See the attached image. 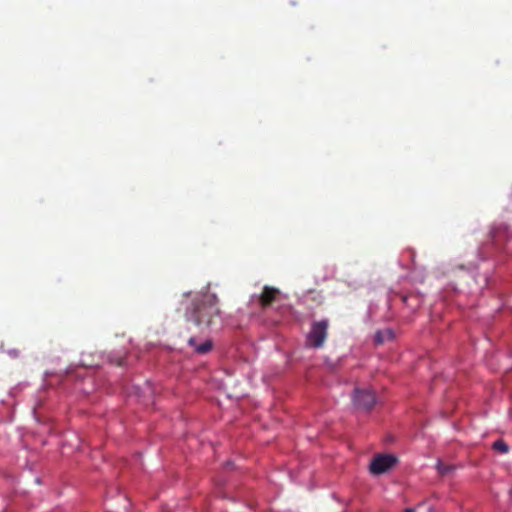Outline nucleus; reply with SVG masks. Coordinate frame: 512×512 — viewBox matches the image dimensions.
<instances>
[{"label": "nucleus", "instance_id": "12", "mask_svg": "<svg viewBox=\"0 0 512 512\" xmlns=\"http://www.w3.org/2000/svg\"><path fill=\"white\" fill-rule=\"evenodd\" d=\"M404 512H416V511L414 509H412V508H407V509H405Z\"/></svg>", "mask_w": 512, "mask_h": 512}, {"label": "nucleus", "instance_id": "11", "mask_svg": "<svg viewBox=\"0 0 512 512\" xmlns=\"http://www.w3.org/2000/svg\"><path fill=\"white\" fill-rule=\"evenodd\" d=\"M7 354L12 358H17L19 356V351L16 349H11L7 351Z\"/></svg>", "mask_w": 512, "mask_h": 512}, {"label": "nucleus", "instance_id": "2", "mask_svg": "<svg viewBox=\"0 0 512 512\" xmlns=\"http://www.w3.org/2000/svg\"><path fill=\"white\" fill-rule=\"evenodd\" d=\"M250 301L261 310H272L281 317L293 315L294 308L289 296L271 285H264L260 293L251 296Z\"/></svg>", "mask_w": 512, "mask_h": 512}, {"label": "nucleus", "instance_id": "6", "mask_svg": "<svg viewBox=\"0 0 512 512\" xmlns=\"http://www.w3.org/2000/svg\"><path fill=\"white\" fill-rule=\"evenodd\" d=\"M303 303L310 306H318L322 304L324 297L320 291L315 289L304 292L301 296Z\"/></svg>", "mask_w": 512, "mask_h": 512}, {"label": "nucleus", "instance_id": "9", "mask_svg": "<svg viewBox=\"0 0 512 512\" xmlns=\"http://www.w3.org/2000/svg\"><path fill=\"white\" fill-rule=\"evenodd\" d=\"M493 449L499 451L500 453H507L509 451L508 445L502 440L494 442Z\"/></svg>", "mask_w": 512, "mask_h": 512}, {"label": "nucleus", "instance_id": "1", "mask_svg": "<svg viewBox=\"0 0 512 512\" xmlns=\"http://www.w3.org/2000/svg\"><path fill=\"white\" fill-rule=\"evenodd\" d=\"M178 309L184 311L187 320H211L221 317L217 296L208 292L194 296L190 292L184 293Z\"/></svg>", "mask_w": 512, "mask_h": 512}, {"label": "nucleus", "instance_id": "13", "mask_svg": "<svg viewBox=\"0 0 512 512\" xmlns=\"http://www.w3.org/2000/svg\"><path fill=\"white\" fill-rule=\"evenodd\" d=\"M403 301L406 302L407 301V296H403Z\"/></svg>", "mask_w": 512, "mask_h": 512}, {"label": "nucleus", "instance_id": "14", "mask_svg": "<svg viewBox=\"0 0 512 512\" xmlns=\"http://www.w3.org/2000/svg\"><path fill=\"white\" fill-rule=\"evenodd\" d=\"M429 512H434V510L433 509H429Z\"/></svg>", "mask_w": 512, "mask_h": 512}, {"label": "nucleus", "instance_id": "3", "mask_svg": "<svg viewBox=\"0 0 512 512\" xmlns=\"http://www.w3.org/2000/svg\"><path fill=\"white\" fill-rule=\"evenodd\" d=\"M327 336V322H314L306 336V345L319 348L323 345Z\"/></svg>", "mask_w": 512, "mask_h": 512}, {"label": "nucleus", "instance_id": "10", "mask_svg": "<svg viewBox=\"0 0 512 512\" xmlns=\"http://www.w3.org/2000/svg\"><path fill=\"white\" fill-rule=\"evenodd\" d=\"M437 470L440 474H447L452 468L448 465H445L441 461H438L437 463Z\"/></svg>", "mask_w": 512, "mask_h": 512}, {"label": "nucleus", "instance_id": "8", "mask_svg": "<svg viewBox=\"0 0 512 512\" xmlns=\"http://www.w3.org/2000/svg\"><path fill=\"white\" fill-rule=\"evenodd\" d=\"M188 342L189 345L192 346L194 350L200 354H205L209 352L212 348V342L210 340H205L203 343L197 344L196 338L192 337L189 339Z\"/></svg>", "mask_w": 512, "mask_h": 512}, {"label": "nucleus", "instance_id": "4", "mask_svg": "<svg viewBox=\"0 0 512 512\" xmlns=\"http://www.w3.org/2000/svg\"><path fill=\"white\" fill-rule=\"evenodd\" d=\"M397 463V458L391 454H380L373 458L370 464L372 474L380 475L390 470Z\"/></svg>", "mask_w": 512, "mask_h": 512}, {"label": "nucleus", "instance_id": "7", "mask_svg": "<svg viewBox=\"0 0 512 512\" xmlns=\"http://www.w3.org/2000/svg\"><path fill=\"white\" fill-rule=\"evenodd\" d=\"M395 338V331L392 328H384L382 330H378L375 333L374 341L376 344L381 345L386 342L392 341Z\"/></svg>", "mask_w": 512, "mask_h": 512}, {"label": "nucleus", "instance_id": "5", "mask_svg": "<svg viewBox=\"0 0 512 512\" xmlns=\"http://www.w3.org/2000/svg\"><path fill=\"white\" fill-rule=\"evenodd\" d=\"M375 394L368 389H355L353 395L354 405L361 409H370L375 404Z\"/></svg>", "mask_w": 512, "mask_h": 512}]
</instances>
